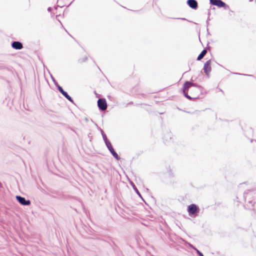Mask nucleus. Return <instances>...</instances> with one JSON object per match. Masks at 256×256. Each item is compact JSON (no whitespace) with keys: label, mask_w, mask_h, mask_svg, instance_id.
Listing matches in <instances>:
<instances>
[{"label":"nucleus","mask_w":256,"mask_h":256,"mask_svg":"<svg viewBox=\"0 0 256 256\" xmlns=\"http://www.w3.org/2000/svg\"><path fill=\"white\" fill-rule=\"evenodd\" d=\"M22 48V44L21 42H17V50H20Z\"/></svg>","instance_id":"ddd939ff"},{"label":"nucleus","mask_w":256,"mask_h":256,"mask_svg":"<svg viewBox=\"0 0 256 256\" xmlns=\"http://www.w3.org/2000/svg\"><path fill=\"white\" fill-rule=\"evenodd\" d=\"M198 210V207L194 204H192L188 206V211L190 216H196V212Z\"/></svg>","instance_id":"f03ea898"},{"label":"nucleus","mask_w":256,"mask_h":256,"mask_svg":"<svg viewBox=\"0 0 256 256\" xmlns=\"http://www.w3.org/2000/svg\"><path fill=\"white\" fill-rule=\"evenodd\" d=\"M17 200L23 206H28L30 204V200H26L24 198L20 196H17Z\"/></svg>","instance_id":"423d86ee"},{"label":"nucleus","mask_w":256,"mask_h":256,"mask_svg":"<svg viewBox=\"0 0 256 256\" xmlns=\"http://www.w3.org/2000/svg\"><path fill=\"white\" fill-rule=\"evenodd\" d=\"M210 0V2L212 4V5H214V4L215 2H216V1H217L218 0Z\"/></svg>","instance_id":"dca6fc26"},{"label":"nucleus","mask_w":256,"mask_h":256,"mask_svg":"<svg viewBox=\"0 0 256 256\" xmlns=\"http://www.w3.org/2000/svg\"><path fill=\"white\" fill-rule=\"evenodd\" d=\"M131 184H132V186L134 189V190L135 192H136V194H138V196H140V194L139 192L138 191V189L136 188L134 184L132 182H131Z\"/></svg>","instance_id":"f8f14e48"},{"label":"nucleus","mask_w":256,"mask_h":256,"mask_svg":"<svg viewBox=\"0 0 256 256\" xmlns=\"http://www.w3.org/2000/svg\"><path fill=\"white\" fill-rule=\"evenodd\" d=\"M194 249L196 250V251L197 253L200 256H204L203 255V254H202L197 249H196V248H194Z\"/></svg>","instance_id":"2eb2a0df"},{"label":"nucleus","mask_w":256,"mask_h":256,"mask_svg":"<svg viewBox=\"0 0 256 256\" xmlns=\"http://www.w3.org/2000/svg\"><path fill=\"white\" fill-rule=\"evenodd\" d=\"M108 148L112 154L114 156V158H116V160H118L120 158V157L118 156V154L115 152L114 149L113 148L110 142H106V144Z\"/></svg>","instance_id":"20e7f679"},{"label":"nucleus","mask_w":256,"mask_h":256,"mask_svg":"<svg viewBox=\"0 0 256 256\" xmlns=\"http://www.w3.org/2000/svg\"><path fill=\"white\" fill-rule=\"evenodd\" d=\"M58 90L61 92V94L66 98L70 102H72V98L71 97L67 94L66 92H64L62 88L60 86H58Z\"/></svg>","instance_id":"0eeeda50"},{"label":"nucleus","mask_w":256,"mask_h":256,"mask_svg":"<svg viewBox=\"0 0 256 256\" xmlns=\"http://www.w3.org/2000/svg\"><path fill=\"white\" fill-rule=\"evenodd\" d=\"M51 10H52L51 8H48V12H50Z\"/></svg>","instance_id":"f3484780"},{"label":"nucleus","mask_w":256,"mask_h":256,"mask_svg":"<svg viewBox=\"0 0 256 256\" xmlns=\"http://www.w3.org/2000/svg\"><path fill=\"white\" fill-rule=\"evenodd\" d=\"M102 138H103V139L104 141V142L106 144V142H110L107 138L105 134H104L103 132H102Z\"/></svg>","instance_id":"9b49d317"},{"label":"nucleus","mask_w":256,"mask_h":256,"mask_svg":"<svg viewBox=\"0 0 256 256\" xmlns=\"http://www.w3.org/2000/svg\"><path fill=\"white\" fill-rule=\"evenodd\" d=\"M211 60H208L204 64V70L205 74L208 76L210 72H211V66H210Z\"/></svg>","instance_id":"39448f33"},{"label":"nucleus","mask_w":256,"mask_h":256,"mask_svg":"<svg viewBox=\"0 0 256 256\" xmlns=\"http://www.w3.org/2000/svg\"><path fill=\"white\" fill-rule=\"evenodd\" d=\"M195 87V89L198 90L199 88L196 86L194 84L190 82H186L183 86L182 92L184 96L188 99H192V98L188 94V90L192 87Z\"/></svg>","instance_id":"f257e3e1"},{"label":"nucleus","mask_w":256,"mask_h":256,"mask_svg":"<svg viewBox=\"0 0 256 256\" xmlns=\"http://www.w3.org/2000/svg\"><path fill=\"white\" fill-rule=\"evenodd\" d=\"M12 46L13 48L16 49V41H13L12 42Z\"/></svg>","instance_id":"4468645a"},{"label":"nucleus","mask_w":256,"mask_h":256,"mask_svg":"<svg viewBox=\"0 0 256 256\" xmlns=\"http://www.w3.org/2000/svg\"><path fill=\"white\" fill-rule=\"evenodd\" d=\"M214 6H216L219 8L224 7L226 6V4L221 0H218L214 4Z\"/></svg>","instance_id":"1a4fd4ad"},{"label":"nucleus","mask_w":256,"mask_h":256,"mask_svg":"<svg viewBox=\"0 0 256 256\" xmlns=\"http://www.w3.org/2000/svg\"><path fill=\"white\" fill-rule=\"evenodd\" d=\"M188 4L192 8L196 9L198 7V3L196 0H188Z\"/></svg>","instance_id":"6e6552de"},{"label":"nucleus","mask_w":256,"mask_h":256,"mask_svg":"<svg viewBox=\"0 0 256 256\" xmlns=\"http://www.w3.org/2000/svg\"><path fill=\"white\" fill-rule=\"evenodd\" d=\"M98 106L100 110H106L107 108V104L106 100L104 98H100L98 101Z\"/></svg>","instance_id":"7ed1b4c3"},{"label":"nucleus","mask_w":256,"mask_h":256,"mask_svg":"<svg viewBox=\"0 0 256 256\" xmlns=\"http://www.w3.org/2000/svg\"><path fill=\"white\" fill-rule=\"evenodd\" d=\"M206 52H207L206 50H204L201 52V53L199 54V56H198V57L197 58V60H200L201 59H202L204 58V56L206 55Z\"/></svg>","instance_id":"9d476101"}]
</instances>
